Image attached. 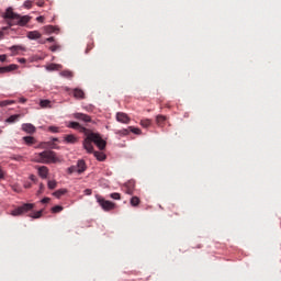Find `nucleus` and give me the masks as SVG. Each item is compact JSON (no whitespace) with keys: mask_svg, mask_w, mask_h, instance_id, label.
Listing matches in <instances>:
<instances>
[{"mask_svg":"<svg viewBox=\"0 0 281 281\" xmlns=\"http://www.w3.org/2000/svg\"><path fill=\"white\" fill-rule=\"evenodd\" d=\"M19 66L16 64H11L9 66L0 67V74H10V71H16Z\"/></svg>","mask_w":281,"mask_h":281,"instance_id":"nucleus-10","label":"nucleus"},{"mask_svg":"<svg viewBox=\"0 0 281 281\" xmlns=\"http://www.w3.org/2000/svg\"><path fill=\"white\" fill-rule=\"evenodd\" d=\"M22 131H24V133H29V135H34V133H36V126L32 123H24L22 124Z\"/></svg>","mask_w":281,"mask_h":281,"instance_id":"nucleus-8","label":"nucleus"},{"mask_svg":"<svg viewBox=\"0 0 281 281\" xmlns=\"http://www.w3.org/2000/svg\"><path fill=\"white\" fill-rule=\"evenodd\" d=\"M43 216V210L37 211L30 215L31 218H41Z\"/></svg>","mask_w":281,"mask_h":281,"instance_id":"nucleus-32","label":"nucleus"},{"mask_svg":"<svg viewBox=\"0 0 281 281\" xmlns=\"http://www.w3.org/2000/svg\"><path fill=\"white\" fill-rule=\"evenodd\" d=\"M23 142H25L26 146H33V144H36V138L34 136H24Z\"/></svg>","mask_w":281,"mask_h":281,"instance_id":"nucleus-18","label":"nucleus"},{"mask_svg":"<svg viewBox=\"0 0 281 281\" xmlns=\"http://www.w3.org/2000/svg\"><path fill=\"white\" fill-rule=\"evenodd\" d=\"M30 179H31V181H36V176L31 175V176H30Z\"/></svg>","mask_w":281,"mask_h":281,"instance_id":"nucleus-51","label":"nucleus"},{"mask_svg":"<svg viewBox=\"0 0 281 281\" xmlns=\"http://www.w3.org/2000/svg\"><path fill=\"white\" fill-rule=\"evenodd\" d=\"M56 186H58V182H56V180H49L48 181V189L49 190H56Z\"/></svg>","mask_w":281,"mask_h":281,"instance_id":"nucleus-31","label":"nucleus"},{"mask_svg":"<svg viewBox=\"0 0 281 281\" xmlns=\"http://www.w3.org/2000/svg\"><path fill=\"white\" fill-rule=\"evenodd\" d=\"M150 124H153V122L149 119H145L140 121V126H143V128H148Z\"/></svg>","mask_w":281,"mask_h":281,"instance_id":"nucleus-26","label":"nucleus"},{"mask_svg":"<svg viewBox=\"0 0 281 281\" xmlns=\"http://www.w3.org/2000/svg\"><path fill=\"white\" fill-rule=\"evenodd\" d=\"M37 171L42 179H47V176L49 175V168L42 166L37 168Z\"/></svg>","mask_w":281,"mask_h":281,"instance_id":"nucleus-12","label":"nucleus"},{"mask_svg":"<svg viewBox=\"0 0 281 281\" xmlns=\"http://www.w3.org/2000/svg\"><path fill=\"white\" fill-rule=\"evenodd\" d=\"M20 102H21L22 104H25V102H27V99H25V98H20Z\"/></svg>","mask_w":281,"mask_h":281,"instance_id":"nucleus-49","label":"nucleus"},{"mask_svg":"<svg viewBox=\"0 0 281 281\" xmlns=\"http://www.w3.org/2000/svg\"><path fill=\"white\" fill-rule=\"evenodd\" d=\"M60 76H63V78H74V72H71V70H64L60 72Z\"/></svg>","mask_w":281,"mask_h":281,"instance_id":"nucleus-25","label":"nucleus"},{"mask_svg":"<svg viewBox=\"0 0 281 281\" xmlns=\"http://www.w3.org/2000/svg\"><path fill=\"white\" fill-rule=\"evenodd\" d=\"M48 69L50 70V71H54V69H56V65H50V66H48Z\"/></svg>","mask_w":281,"mask_h":281,"instance_id":"nucleus-48","label":"nucleus"},{"mask_svg":"<svg viewBox=\"0 0 281 281\" xmlns=\"http://www.w3.org/2000/svg\"><path fill=\"white\" fill-rule=\"evenodd\" d=\"M41 32L38 31H30L27 33V38H30V41H37V38H41Z\"/></svg>","mask_w":281,"mask_h":281,"instance_id":"nucleus-15","label":"nucleus"},{"mask_svg":"<svg viewBox=\"0 0 281 281\" xmlns=\"http://www.w3.org/2000/svg\"><path fill=\"white\" fill-rule=\"evenodd\" d=\"M44 190H45V184L40 183V190L37 191V194H43Z\"/></svg>","mask_w":281,"mask_h":281,"instance_id":"nucleus-37","label":"nucleus"},{"mask_svg":"<svg viewBox=\"0 0 281 281\" xmlns=\"http://www.w3.org/2000/svg\"><path fill=\"white\" fill-rule=\"evenodd\" d=\"M68 128H74L75 131H79V133H83V135L90 131L87 127L80 125V123L78 122H70L68 125Z\"/></svg>","mask_w":281,"mask_h":281,"instance_id":"nucleus-7","label":"nucleus"},{"mask_svg":"<svg viewBox=\"0 0 281 281\" xmlns=\"http://www.w3.org/2000/svg\"><path fill=\"white\" fill-rule=\"evenodd\" d=\"M18 63H21L22 65H25L27 63V59L25 58H19Z\"/></svg>","mask_w":281,"mask_h":281,"instance_id":"nucleus-45","label":"nucleus"},{"mask_svg":"<svg viewBox=\"0 0 281 281\" xmlns=\"http://www.w3.org/2000/svg\"><path fill=\"white\" fill-rule=\"evenodd\" d=\"M32 161L35 164H58L60 162V158H58V155L54 150H44L34 154Z\"/></svg>","mask_w":281,"mask_h":281,"instance_id":"nucleus-2","label":"nucleus"},{"mask_svg":"<svg viewBox=\"0 0 281 281\" xmlns=\"http://www.w3.org/2000/svg\"><path fill=\"white\" fill-rule=\"evenodd\" d=\"M5 60H8V56L7 55H0V63H5Z\"/></svg>","mask_w":281,"mask_h":281,"instance_id":"nucleus-42","label":"nucleus"},{"mask_svg":"<svg viewBox=\"0 0 281 281\" xmlns=\"http://www.w3.org/2000/svg\"><path fill=\"white\" fill-rule=\"evenodd\" d=\"M92 190L91 189H86L85 191H83V194H86V196H91V194H92Z\"/></svg>","mask_w":281,"mask_h":281,"instance_id":"nucleus-39","label":"nucleus"},{"mask_svg":"<svg viewBox=\"0 0 281 281\" xmlns=\"http://www.w3.org/2000/svg\"><path fill=\"white\" fill-rule=\"evenodd\" d=\"M128 131H130L131 133H134V135H142V130H139L138 127L130 126V127H128Z\"/></svg>","mask_w":281,"mask_h":281,"instance_id":"nucleus-29","label":"nucleus"},{"mask_svg":"<svg viewBox=\"0 0 281 281\" xmlns=\"http://www.w3.org/2000/svg\"><path fill=\"white\" fill-rule=\"evenodd\" d=\"M72 95L76 100H85V91L80 88L72 89Z\"/></svg>","mask_w":281,"mask_h":281,"instance_id":"nucleus-11","label":"nucleus"},{"mask_svg":"<svg viewBox=\"0 0 281 281\" xmlns=\"http://www.w3.org/2000/svg\"><path fill=\"white\" fill-rule=\"evenodd\" d=\"M15 159L19 161V160H21L23 158L21 156H18Z\"/></svg>","mask_w":281,"mask_h":281,"instance_id":"nucleus-53","label":"nucleus"},{"mask_svg":"<svg viewBox=\"0 0 281 281\" xmlns=\"http://www.w3.org/2000/svg\"><path fill=\"white\" fill-rule=\"evenodd\" d=\"M166 120H167V117L165 115H161V114L157 115L156 116L157 126H161V127L166 126Z\"/></svg>","mask_w":281,"mask_h":281,"instance_id":"nucleus-16","label":"nucleus"},{"mask_svg":"<svg viewBox=\"0 0 281 281\" xmlns=\"http://www.w3.org/2000/svg\"><path fill=\"white\" fill-rule=\"evenodd\" d=\"M2 19L7 20L8 26L2 27V31L10 30V27L14 25H19L20 27H25V25L32 21V16L30 15H21L19 13H14V10L9 7L5 12L2 14Z\"/></svg>","mask_w":281,"mask_h":281,"instance_id":"nucleus-1","label":"nucleus"},{"mask_svg":"<svg viewBox=\"0 0 281 281\" xmlns=\"http://www.w3.org/2000/svg\"><path fill=\"white\" fill-rule=\"evenodd\" d=\"M64 139L66 144H76L78 142V138L74 134L66 135Z\"/></svg>","mask_w":281,"mask_h":281,"instance_id":"nucleus-17","label":"nucleus"},{"mask_svg":"<svg viewBox=\"0 0 281 281\" xmlns=\"http://www.w3.org/2000/svg\"><path fill=\"white\" fill-rule=\"evenodd\" d=\"M32 3H33V1L26 0V1L24 2V8H26V10L32 9Z\"/></svg>","mask_w":281,"mask_h":281,"instance_id":"nucleus-35","label":"nucleus"},{"mask_svg":"<svg viewBox=\"0 0 281 281\" xmlns=\"http://www.w3.org/2000/svg\"><path fill=\"white\" fill-rule=\"evenodd\" d=\"M74 117L75 120H81V122H91V116L85 113H75Z\"/></svg>","mask_w":281,"mask_h":281,"instance_id":"nucleus-13","label":"nucleus"},{"mask_svg":"<svg viewBox=\"0 0 281 281\" xmlns=\"http://www.w3.org/2000/svg\"><path fill=\"white\" fill-rule=\"evenodd\" d=\"M63 206L61 205H56V206H53L52 207V213L53 214H58V213H60V212H63Z\"/></svg>","mask_w":281,"mask_h":281,"instance_id":"nucleus-30","label":"nucleus"},{"mask_svg":"<svg viewBox=\"0 0 281 281\" xmlns=\"http://www.w3.org/2000/svg\"><path fill=\"white\" fill-rule=\"evenodd\" d=\"M13 190H14L15 192H19V190H18L16 188H13Z\"/></svg>","mask_w":281,"mask_h":281,"instance_id":"nucleus-56","label":"nucleus"},{"mask_svg":"<svg viewBox=\"0 0 281 281\" xmlns=\"http://www.w3.org/2000/svg\"><path fill=\"white\" fill-rule=\"evenodd\" d=\"M0 179H5V171L0 167Z\"/></svg>","mask_w":281,"mask_h":281,"instance_id":"nucleus-41","label":"nucleus"},{"mask_svg":"<svg viewBox=\"0 0 281 281\" xmlns=\"http://www.w3.org/2000/svg\"><path fill=\"white\" fill-rule=\"evenodd\" d=\"M130 203L132 207H137V205L140 203V200L137 196H132Z\"/></svg>","mask_w":281,"mask_h":281,"instance_id":"nucleus-24","label":"nucleus"},{"mask_svg":"<svg viewBox=\"0 0 281 281\" xmlns=\"http://www.w3.org/2000/svg\"><path fill=\"white\" fill-rule=\"evenodd\" d=\"M49 104H52L50 100H41L40 101V105L42 106V109H47V106H49Z\"/></svg>","mask_w":281,"mask_h":281,"instance_id":"nucleus-28","label":"nucleus"},{"mask_svg":"<svg viewBox=\"0 0 281 281\" xmlns=\"http://www.w3.org/2000/svg\"><path fill=\"white\" fill-rule=\"evenodd\" d=\"M67 194V189H59L53 193V196L60 199V196Z\"/></svg>","mask_w":281,"mask_h":281,"instance_id":"nucleus-22","label":"nucleus"},{"mask_svg":"<svg viewBox=\"0 0 281 281\" xmlns=\"http://www.w3.org/2000/svg\"><path fill=\"white\" fill-rule=\"evenodd\" d=\"M127 194H133V191L128 190V191H127Z\"/></svg>","mask_w":281,"mask_h":281,"instance_id":"nucleus-54","label":"nucleus"},{"mask_svg":"<svg viewBox=\"0 0 281 281\" xmlns=\"http://www.w3.org/2000/svg\"><path fill=\"white\" fill-rule=\"evenodd\" d=\"M50 199L49 198H44L42 199L41 203H49Z\"/></svg>","mask_w":281,"mask_h":281,"instance_id":"nucleus-46","label":"nucleus"},{"mask_svg":"<svg viewBox=\"0 0 281 281\" xmlns=\"http://www.w3.org/2000/svg\"><path fill=\"white\" fill-rule=\"evenodd\" d=\"M86 138L82 142V146L87 153L90 155L93 154V132L91 130L88 131V133L83 134Z\"/></svg>","mask_w":281,"mask_h":281,"instance_id":"nucleus-3","label":"nucleus"},{"mask_svg":"<svg viewBox=\"0 0 281 281\" xmlns=\"http://www.w3.org/2000/svg\"><path fill=\"white\" fill-rule=\"evenodd\" d=\"M20 119H21V114H13L7 119V122L9 124H14V122H19Z\"/></svg>","mask_w":281,"mask_h":281,"instance_id":"nucleus-20","label":"nucleus"},{"mask_svg":"<svg viewBox=\"0 0 281 281\" xmlns=\"http://www.w3.org/2000/svg\"><path fill=\"white\" fill-rule=\"evenodd\" d=\"M116 120L121 122V124H128V122H131V117H128V114L123 112L116 113Z\"/></svg>","mask_w":281,"mask_h":281,"instance_id":"nucleus-9","label":"nucleus"},{"mask_svg":"<svg viewBox=\"0 0 281 281\" xmlns=\"http://www.w3.org/2000/svg\"><path fill=\"white\" fill-rule=\"evenodd\" d=\"M3 38V31H0V41Z\"/></svg>","mask_w":281,"mask_h":281,"instance_id":"nucleus-52","label":"nucleus"},{"mask_svg":"<svg viewBox=\"0 0 281 281\" xmlns=\"http://www.w3.org/2000/svg\"><path fill=\"white\" fill-rule=\"evenodd\" d=\"M10 104H16L14 100H4L0 102V106H9Z\"/></svg>","mask_w":281,"mask_h":281,"instance_id":"nucleus-27","label":"nucleus"},{"mask_svg":"<svg viewBox=\"0 0 281 281\" xmlns=\"http://www.w3.org/2000/svg\"><path fill=\"white\" fill-rule=\"evenodd\" d=\"M44 32H46V34H54L55 32H58V29L53 25H47L44 27Z\"/></svg>","mask_w":281,"mask_h":281,"instance_id":"nucleus-23","label":"nucleus"},{"mask_svg":"<svg viewBox=\"0 0 281 281\" xmlns=\"http://www.w3.org/2000/svg\"><path fill=\"white\" fill-rule=\"evenodd\" d=\"M34 210V203H24L22 206H19L11 211V216H22V214H27Z\"/></svg>","mask_w":281,"mask_h":281,"instance_id":"nucleus-4","label":"nucleus"},{"mask_svg":"<svg viewBox=\"0 0 281 281\" xmlns=\"http://www.w3.org/2000/svg\"><path fill=\"white\" fill-rule=\"evenodd\" d=\"M48 131H50V133H58V127L56 126H49Z\"/></svg>","mask_w":281,"mask_h":281,"instance_id":"nucleus-38","label":"nucleus"},{"mask_svg":"<svg viewBox=\"0 0 281 281\" xmlns=\"http://www.w3.org/2000/svg\"><path fill=\"white\" fill-rule=\"evenodd\" d=\"M24 188H26V189L32 188V183H31V182H26V183H24Z\"/></svg>","mask_w":281,"mask_h":281,"instance_id":"nucleus-47","label":"nucleus"},{"mask_svg":"<svg viewBox=\"0 0 281 281\" xmlns=\"http://www.w3.org/2000/svg\"><path fill=\"white\" fill-rule=\"evenodd\" d=\"M85 170H87V164L85 162V160H78V162H77L78 175H82V172H85Z\"/></svg>","mask_w":281,"mask_h":281,"instance_id":"nucleus-14","label":"nucleus"},{"mask_svg":"<svg viewBox=\"0 0 281 281\" xmlns=\"http://www.w3.org/2000/svg\"><path fill=\"white\" fill-rule=\"evenodd\" d=\"M46 41H47L48 43H54L55 38H54V37H48V38H46Z\"/></svg>","mask_w":281,"mask_h":281,"instance_id":"nucleus-50","label":"nucleus"},{"mask_svg":"<svg viewBox=\"0 0 281 281\" xmlns=\"http://www.w3.org/2000/svg\"><path fill=\"white\" fill-rule=\"evenodd\" d=\"M36 5H38V8H43V5H45V2L43 0H40L36 2Z\"/></svg>","mask_w":281,"mask_h":281,"instance_id":"nucleus-44","label":"nucleus"},{"mask_svg":"<svg viewBox=\"0 0 281 281\" xmlns=\"http://www.w3.org/2000/svg\"><path fill=\"white\" fill-rule=\"evenodd\" d=\"M36 21L38 23H43V21H45V18L43 15H40V16L36 18Z\"/></svg>","mask_w":281,"mask_h":281,"instance_id":"nucleus-43","label":"nucleus"},{"mask_svg":"<svg viewBox=\"0 0 281 281\" xmlns=\"http://www.w3.org/2000/svg\"><path fill=\"white\" fill-rule=\"evenodd\" d=\"M92 142L99 150H104L106 148V140L102 139V136L98 133L92 132Z\"/></svg>","mask_w":281,"mask_h":281,"instance_id":"nucleus-6","label":"nucleus"},{"mask_svg":"<svg viewBox=\"0 0 281 281\" xmlns=\"http://www.w3.org/2000/svg\"><path fill=\"white\" fill-rule=\"evenodd\" d=\"M111 199H114V201H120V199H121V195H120V193H111Z\"/></svg>","mask_w":281,"mask_h":281,"instance_id":"nucleus-36","label":"nucleus"},{"mask_svg":"<svg viewBox=\"0 0 281 281\" xmlns=\"http://www.w3.org/2000/svg\"><path fill=\"white\" fill-rule=\"evenodd\" d=\"M1 133H3V131L0 130V135H1Z\"/></svg>","mask_w":281,"mask_h":281,"instance_id":"nucleus-57","label":"nucleus"},{"mask_svg":"<svg viewBox=\"0 0 281 281\" xmlns=\"http://www.w3.org/2000/svg\"><path fill=\"white\" fill-rule=\"evenodd\" d=\"M92 154L98 161H104V159H106V155L102 151H93Z\"/></svg>","mask_w":281,"mask_h":281,"instance_id":"nucleus-19","label":"nucleus"},{"mask_svg":"<svg viewBox=\"0 0 281 281\" xmlns=\"http://www.w3.org/2000/svg\"><path fill=\"white\" fill-rule=\"evenodd\" d=\"M74 172H78L77 166H71L68 168V175H74Z\"/></svg>","mask_w":281,"mask_h":281,"instance_id":"nucleus-34","label":"nucleus"},{"mask_svg":"<svg viewBox=\"0 0 281 281\" xmlns=\"http://www.w3.org/2000/svg\"><path fill=\"white\" fill-rule=\"evenodd\" d=\"M10 52H12V54H19V52H25V47L14 45L10 47Z\"/></svg>","mask_w":281,"mask_h":281,"instance_id":"nucleus-21","label":"nucleus"},{"mask_svg":"<svg viewBox=\"0 0 281 281\" xmlns=\"http://www.w3.org/2000/svg\"><path fill=\"white\" fill-rule=\"evenodd\" d=\"M50 52H56L57 49H60L59 45H53L49 47Z\"/></svg>","mask_w":281,"mask_h":281,"instance_id":"nucleus-40","label":"nucleus"},{"mask_svg":"<svg viewBox=\"0 0 281 281\" xmlns=\"http://www.w3.org/2000/svg\"><path fill=\"white\" fill-rule=\"evenodd\" d=\"M97 201L99 205L104 210L105 212H111V210H115V203L104 200V198L97 195Z\"/></svg>","mask_w":281,"mask_h":281,"instance_id":"nucleus-5","label":"nucleus"},{"mask_svg":"<svg viewBox=\"0 0 281 281\" xmlns=\"http://www.w3.org/2000/svg\"><path fill=\"white\" fill-rule=\"evenodd\" d=\"M128 133H131V131L128 128H123V130H119L116 132V135H123V136H126L128 135Z\"/></svg>","mask_w":281,"mask_h":281,"instance_id":"nucleus-33","label":"nucleus"},{"mask_svg":"<svg viewBox=\"0 0 281 281\" xmlns=\"http://www.w3.org/2000/svg\"><path fill=\"white\" fill-rule=\"evenodd\" d=\"M53 142H58V138H53Z\"/></svg>","mask_w":281,"mask_h":281,"instance_id":"nucleus-55","label":"nucleus"}]
</instances>
